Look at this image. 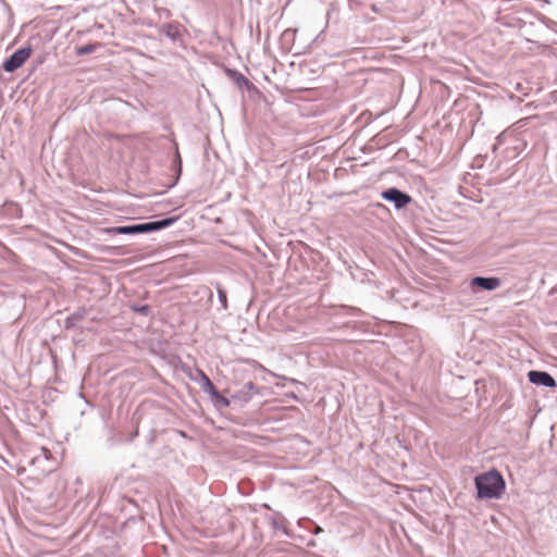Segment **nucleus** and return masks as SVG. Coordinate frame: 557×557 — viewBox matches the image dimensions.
<instances>
[{
    "label": "nucleus",
    "mask_w": 557,
    "mask_h": 557,
    "mask_svg": "<svg viewBox=\"0 0 557 557\" xmlns=\"http://www.w3.org/2000/svg\"><path fill=\"white\" fill-rule=\"evenodd\" d=\"M94 50H95V46H92V45H84V46H81V47H78L76 49V54L77 55H86V54L91 53Z\"/></svg>",
    "instance_id": "2eb2a0df"
},
{
    "label": "nucleus",
    "mask_w": 557,
    "mask_h": 557,
    "mask_svg": "<svg viewBox=\"0 0 557 557\" xmlns=\"http://www.w3.org/2000/svg\"><path fill=\"white\" fill-rule=\"evenodd\" d=\"M381 197L383 200L393 203L396 210H401L406 208L412 201V198L409 194L396 187H391L383 190L381 193Z\"/></svg>",
    "instance_id": "20e7f679"
},
{
    "label": "nucleus",
    "mask_w": 557,
    "mask_h": 557,
    "mask_svg": "<svg viewBox=\"0 0 557 557\" xmlns=\"http://www.w3.org/2000/svg\"><path fill=\"white\" fill-rule=\"evenodd\" d=\"M255 394H259V387L253 382L249 381L232 395V400L243 406L250 401Z\"/></svg>",
    "instance_id": "39448f33"
},
{
    "label": "nucleus",
    "mask_w": 557,
    "mask_h": 557,
    "mask_svg": "<svg viewBox=\"0 0 557 557\" xmlns=\"http://www.w3.org/2000/svg\"><path fill=\"white\" fill-rule=\"evenodd\" d=\"M227 74L231 78L234 79L236 85L240 88L245 87L246 89H250L253 87L252 83L249 82L247 77H245L242 73L235 70H227Z\"/></svg>",
    "instance_id": "1a4fd4ad"
},
{
    "label": "nucleus",
    "mask_w": 557,
    "mask_h": 557,
    "mask_svg": "<svg viewBox=\"0 0 557 557\" xmlns=\"http://www.w3.org/2000/svg\"><path fill=\"white\" fill-rule=\"evenodd\" d=\"M198 374L200 376V386H201L202 391L205 393L209 394L210 396L212 394H214L216 391V387L213 385V383L208 377V375L201 370H198Z\"/></svg>",
    "instance_id": "9b49d317"
},
{
    "label": "nucleus",
    "mask_w": 557,
    "mask_h": 557,
    "mask_svg": "<svg viewBox=\"0 0 557 557\" xmlns=\"http://www.w3.org/2000/svg\"><path fill=\"white\" fill-rule=\"evenodd\" d=\"M352 315V317H361L363 312L361 309L357 307H351L347 305H341L335 308V315Z\"/></svg>",
    "instance_id": "9d476101"
},
{
    "label": "nucleus",
    "mask_w": 557,
    "mask_h": 557,
    "mask_svg": "<svg viewBox=\"0 0 557 557\" xmlns=\"http://www.w3.org/2000/svg\"><path fill=\"white\" fill-rule=\"evenodd\" d=\"M470 286L472 288H480L483 290H494L500 286V280L494 276H475L470 281Z\"/></svg>",
    "instance_id": "6e6552de"
},
{
    "label": "nucleus",
    "mask_w": 557,
    "mask_h": 557,
    "mask_svg": "<svg viewBox=\"0 0 557 557\" xmlns=\"http://www.w3.org/2000/svg\"><path fill=\"white\" fill-rule=\"evenodd\" d=\"M134 310L137 312H140L144 315H147L150 312L149 306H140V307H134Z\"/></svg>",
    "instance_id": "a211bd4d"
},
{
    "label": "nucleus",
    "mask_w": 557,
    "mask_h": 557,
    "mask_svg": "<svg viewBox=\"0 0 557 557\" xmlns=\"http://www.w3.org/2000/svg\"><path fill=\"white\" fill-rule=\"evenodd\" d=\"M32 48L29 46L22 47L14 51L1 65L7 73H13L20 69L30 57Z\"/></svg>",
    "instance_id": "7ed1b4c3"
},
{
    "label": "nucleus",
    "mask_w": 557,
    "mask_h": 557,
    "mask_svg": "<svg viewBox=\"0 0 557 557\" xmlns=\"http://www.w3.org/2000/svg\"><path fill=\"white\" fill-rule=\"evenodd\" d=\"M175 164H176V172H177V178H178L182 173V160H181V156L177 150L175 153Z\"/></svg>",
    "instance_id": "f3484780"
},
{
    "label": "nucleus",
    "mask_w": 557,
    "mask_h": 557,
    "mask_svg": "<svg viewBox=\"0 0 557 557\" xmlns=\"http://www.w3.org/2000/svg\"><path fill=\"white\" fill-rule=\"evenodd\" d=\"M216 293L219 301L224 310L227 309V296L226 292L220 286V284H216Z\"/></svg>",
    "instance_id": "4468645a"
},
{
    "label": "nucleus",
    "mask_w": 557,
    "mask_h": 557,
    "mask_svg": "<svg viewBox=\"0 0 557 557\" xmlns=\"http://www.w3.org/2000/svg\"><path fill=\"white\" fill-rule=\"evenodd\" d=\"M376 207H377V208H385V206H384V205H382V203H376Z\"/></svg>",
    "instance_id": "412c9836"
},
{
    "label": "nucleus",
    "mask_w": 557,
    "mask_h": 557,
    "mask_svg": "<svg viewBox=\"0 0 557 557\" xmlns=\"http://www.w3.org/2000/svg\"><path fill=\"white\" fill-rule=\"evenodd\" d=\"M84 318V311H76L72 314H70L64 322L65 329L70 330L77 325L79 321H82Z\"/></svg>",
    "instance_id": "f8f14e48"
},
{
    "label": "nucleus",
    "mask_w": 557,
    "mask_h": 557,
    "mask_svg": "<svg viewBox=\"0 0 557 557\" xmlns=\"http://www.w3.org/2000/svg\"><path fill=\"white\" fill-rule=\"evenodd\" d=\"M41 451L44 454L45 459H48L49 455H50V451L48 449H46V448H41Z\"/></svg>",
    "instance_id": "6ab92c4d"
},
{
    "label": "nucleus",
    "mask_w": 557,
    "mask_h": 557,
    "mask_svg": "<svg viewBox=\"0 0 557 557\" xmlns=\"http://www.w3.org/2000/svg\"><path fill=\"white\" fill-rule=\"evenodd\" d=\"M160 32L168 37L173 42H182L183 41V32H185V28L182 24L178 22H170L165 25H163L160 29Z\"/></svg>",
    "instance_id": "0eeeda50"
},
{
    "label": "nucleus",
    "mask_w": 557,
    "mask_h": 557,
    "mask_svg": "<svg viewBox=\"0 0 557 557\" xmlns=\"http://www.w3.org/2000/svg\"><path fill=\"white\" fill-rule=\"evenodd\" d=\"M178 216H169L157 221L145 222L140 224L112 226L104 230L108 234L113 235H137L158 232L173 225Z\"/></svg>",
    "instance_id": "f03ea898"
},
{
    "label": "nucleus",
    "mask_w": 557,
    "mask_h": 557,
    "mask_svg": "<svg viewBox=\"0 0 557 557\" xmlns=\"http://www.w3.org/2000/svg\"><path fill=\"white\" fill-rule=\"evenodd\" d=\"M476 496L480 499L499 498L505 488L506 483L503 475L495 469L475 476Z\"/></svg>",
    "instance_id": "f257e3e1"
},
{
    "label": "nucleus",
    "mask_w": 557,
    "mask_h": 557,
    "mask_svg": "<svg viewBox=\"0 0 557 557\" xmlns=\"http://www.w3.org/2000/svg\"><path fill=\"white\" fill-rule=\"evenodd\" d=\"M530 383L537 386L556 387V380L546 371L532 370L528 373Z\"/></svg>",
    "instance_id": "423d86ee"
},
{
    "label": "nucleus",
    "mask_w": 557,
    "mask_h": 557,
    "mask_svg": "<svg viewBox=\"0 0 557 557\" xmlns=\"http://www.w3.org/2000/svg\"><path fill=\"white\" fill-rule=\"evenodd\" d=\"M211 398H212V401L213 404L219 407V408H226L231 405V403L233 401L232 400V397L231 398H226L224 396H222L218 389L215 391L214 394L211 395Z\"/></svg>",
    "instance_id": "ddd939ff"
},
{
    "label": "nucleus",
    "mask_w": 557,
    "mask_h": 557,
    "mask_svg": "<svg viewBox=\"0 0 557 557\" xmlns=\"http://www.w3.org/2000/svg\"><path fill=\"white\" fill-rule=\"evenodd\" d=\"M273 527H274L275 529H277V528H278V523H277V521H276V520H273Z\"/></svg>",
    "instance_id": "aec40b11"
},
{
    "label": "nucleus",
    "mask_w": 557,
    "mask_h": 557,
    "mask_svg": "<svg viewBox=\"0 0 557 557\" xmlns=\"http://www.w3.org/2000/svg\"><path fill=\"white\" fill-rule=\"evenodd\" d=\"M156 12L159 18H170L172 16L171 11L166 8H157Z\"/></svg>",
    "instance_id": "dca6fc26"
}]
</instances>
